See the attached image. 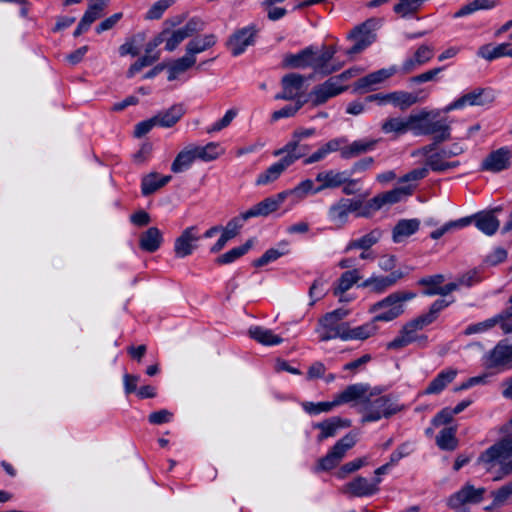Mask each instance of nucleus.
<instances>
[{
    "label": "nucleus",
    "mask_w": 512,
    "mask_h": 512,
    "mask_svg": "<svg viewBox=\"0 0 512 512\" xmlns=\"http://www.w3.org/2000/svg\"><path fill=\"white\" fill-rule=\"evenodd\" d=\"M503 431L507 435L482 452L477 460L487 472H490L496 463L500 464V475L496 476L494 481L512 474V419L504 426Z\"/></svg>",
    "instance_id": "1"
},
{
    "label": "nucleus",
    "mask_w": 512,
    "mask_h": 512,
    "mask_svg": "<svg viewBox=\"0 0 512 512\" xmlns=\"http://www.w3.org/2000/svg\"><path fill=\"white\" fill-rule=\"evenodd\" d=\"M403 406L392 395H374L369 394L360 403V412L362 413V422H376L382 418H389L401 411Z\"/></svg>",
    "instance_id": "2"
},
{
    "label": "nucleus",
    "mask_w": 512,
    "mask_h": 512,
    "mask_svg": "<svg viewBox=\"0 0 512 512\" xmlns=\"http://www.w3.org/2000/svg\"><path fill=\"white\" fill-rule=\"evenodd\" d=\"M306 152V146L298 145L297 142H288L283 148L274 152L275 156L285 154L284 157L268 167L263 173L259 174L256 184L266 185L274 182L289 166L299 158L303 157Z\"/></svg>",
    "instance_id": "3"
},
{
    "label": "nucleus",
    "mask_w": 512,
    "mask_h": 512,
    "mask_svg": "<svg viewBox=\"0 0 512 512\" xmlns=\"http://www.w3.org/2000/svg\"><path fill=\"white\" fill-rule=\"evenodd\" d=\"M416 297L409 291H397L374 303L369 312L376 313L374 322H390L404 313V304Z\"/></svg>",
    "instance_id": "4"
},
{
    "label": "nucleus",
    "mask_w": 512,
    "mask_h": 512,
    "mask_svg": "<svg viewBox=\"0 0 512 512\" xmlns=\"http://www.w3.org/2000/svg\"><path fill=\"white\" fill-rule=\"evenodd\" d=\"M357 70L348 69L339 75L332 76L322 84L316 85L309 94L310 101L314 107L326 103L345 90L348 86L345 84L349 79L357 75Z\"/></svg>",
    "instance_id": "5"
},
{
    "label": "nucleus",
    "mask_w": 512,
    "mask_h": 512,
    "mask_svg": "<svg viewBox=\"0 0 512 512\" xmlns=\"http://www.w3.org/2000/svg\"><path fill=\"white\" fill-rule=\"evenodd\" d=\"M349 314L347 309L339 308L326 313L318 322L316 329L321 341L339 338L343 340L348 323L343 322Z\"/></svg>",
    "instance_id": "6"
},
{
    "label": "nucleus",
    "mask_w": 512,
    "mask_h": 512,
    "mask_svg": "<svg viewBox=\"0 0 512 512\" xmlns=\"http://www.w3.org/2000/svg\"><path fill=\"white\" fill-rule=\"evenodd\" d=\"M365 210L366 203L362 200L342 197L328 208L327 217L337 228H343L348 223L351 213H354L355 217H363L361 213Z\"/></svg>",
    "instance_id": "7"
},
{
    "label": "nucleus",
    "mask_w": 512,
    "mask_h": 512,
    "mask_svg": "<svg viewBox=\"0 0 512 512\" xmlns=\"http://www.w3.org/2000/svg\"><path fill=\"white\" fill-rule=\"evenodd\" d=\"M428 326L419 316L407 322L400 330L398 336L387 343V349L400 350L412 343H417L420 347L427 344L428 337L424 334H418V331Z\"/></svg>",
    "instance_id": "8"
},
{
    "label": "nucleus",
    "mask_w": 512,
    "mask_h": 512,
    "mask_svg": "<svg viewBox=\"0 0 512 512\" xmlns=\"http://www.w3.org/2000/svg\"><path fill=\"white\" fill-rule=\"evenodd\" d=\"M485 493L484 487L476 488L472 484L466 483L448 497L446 505L454 512H467L465 506L482 502Z\"/></svg>",
    "instance_id": "9"
},
{
    "label": "nucleus",
    "mask_w": 512,
    "mask_h": 512,
    "mask_svg": "<svg viewBox=\"0 0 512 512\" xmlns=\"http://www.w3.org/2000/svg\"><path fill=\"white\" fill-rule=\"evenodd\" d=\"M202 27L203 23L200 20L193 18L190 19L183 27L178 29H163L160 32V35L163 37V43L165 42V50L168 52L174 51L185 39L202 30Z\"/></svg>",
    "instance_id": "10"
},
{
    "label": "nucleus",
    "mask_w": 512,
    "mask_h": 512,
    "mask_svg": "<svg viewBox=\"0 0 512 512\" xmlns=\"http://www.w3.org/2000/svg\"><path fill=\"white\" fill-rule=\"evenodd\" d=\"M483 365L498 372L512 369V344L500 341L483 356Z\"/></svg>",
    "instance_id": "11"
},
{
    "label": "nucleus",
    "mask_w": 512,
    "mask_h": 512,
    "mask_svg": "<svg viewBox=\"0 0 512 512\" xmlns=\"http://www.w3.org/2000/svg\"><path fill=\"white\" fill-rule=\"evenodd\" d=\"M356 443L354 435L347 434L338 440L331 450L318 461L317 471H328L335 468L344 458L346 452Z\"/></svg>",
    "instance_id": "12"
},
{
    "label": "nucleus",
    "mask_w": 512,
    "mask_h": 512,
    "mask_svg": "<svg viewBox=\"0 0 512 512\" xmlns=\"http://www.w3.org/2000/svg\"><path fill=\"white\" fill-rule=\"evenodd\" d=\"M496 98L495 91L491 88H476L447 105L443 111L448 113L465 106H483L492 103Z\"/></svg>",
    "instance_id": "13"
},
{
    "label": "nucleus",
    "mask_w": 512,
    "mask_h": 512,
    "mask_svg": "<svg viewBox=\"0 0 512 512\" xmlns=\"http://www.w3.org/2000/svg\"><path fill=\"white\" fill-rule=\"evenodd\" d=\"M375 24L374 19H369L350 31L348 39L352 40L354 44L346 51L347 55L358 54L374 42L376 37L373 32Z\"/></svg>",
    "instance_id": "14"
},
{
    "label": "nucleus",
    "mask_w": 512,
    "mask_h": 512,
    "mask_svg": "<svg viewBox=\"0 0 512 512\" xmlns=\"http://www.w3.org/2000/svg\"><path fill=\"white\" fill-rule=\"evenodd\" d=\"M412 192V186H405L376 195L366 202V210L363 211L361 215H363L364 218H368L375 211L380 210L384 205L400 202L404 197L411 195Z\"/></svg>",
    "instance_id": "15"
},
{
    "label": "nucleus",
    "mask_w": 512,
    "mask_h": 512,
    "mask_svg": "<svg viewBox=\"0 0 512 512\" xmlns=\"http://www.w3.org/2000/svg\"><path fill=\"white\" fill-rule=\"evenodd\" d=\"M366 102H376L378 105H385L387 103L393 104L395 107L405 110L410 106L419 102L417 93H410L406 91H394L391 93H376L369 95L365 98Z\"/></svg>",
    "instance_id": "16"
},
{
    "label": "nucleus",
    "mask_w": 512,
    "mask_h": 512,
    "mask_svg": "<svg viewBox=\"0 0 512 512\" xmlns=\"http://www.w3.org/2000/svg\"><path fill=\"white\" fill-rule=\"evenodd\" d=\"M258 28L255 24L236 30L228 39L227 47L233 56H239L245 52L247 47L254 45Z\"/></svg>",
    "instance_id": "17"
},
{
    "label": "nucleus",
    "mask_w": 512,
    "mask_h": 512,
    "mask_svg": "<svg viewBox=\"0 0 512 512\" xmlns=\"http://www.w3.org/2000/svg\"><path fill=\"white\" fill-rule=\"evenodd\" d=\"M380 478L369 481L367 478L358 476L349 481L341 488V493L349 497H368L379 491Z\"/></svg>",
    "instance_id": "18"
},
{
    "label": "nucleus",
    "mask_w": 512,
    "mask_h": 512,
    "mask_svg": "<svg viewBox=\"0 0 512 512\" xmlns=\"http://www.w3.org/2000/svg\"><path fill=\"white\" fill-rule=\"evenodd\" d=\"M288 196V192H280L275 196L265 198L261 202L257 203L249 210L241 214L243 220H248L252 217L268 216L272 212L276 211L280 205L285 201Z\"/></svg>",
    "instance_id": "19"
},
{
    "label": "nucleus",
    "mask_w": 512,
    "mask_h": 512,
    "mask_svg": "<svg viewBox=\"0 0 512 512\" xmlns=\"http://www.w3.org/2000/svg\"><path fill=\"white\" fill-rule=\"evenodd\" d=\"M200 236L196 226L187 227L174 242V252L176 257L184 258L193 253L197 248V242Z\"/></svg>",
    "instance_id": "20"
},
{
    "label": "nucleus",
    "mask_w": 512,
    "mask_h": 512,
    "mask_svg": "<svg viewBox=\"0 0 512 512\" xmlns=\"http://www.w3.org/2000/svg\"><path fill=\"white\" fill-rule=\"evenodd\" d=\"M401 271H392L389 275H372L368 279L361 282L358 287L368 288L370 292L375 294H382L389 288L394 286L401 278H403Z\"/></svg>",
    "instance_id": "21"
},
{
    "label": "nucleus",
    "mask_w": 512,
    "mask_h": 512,
    "mask_svg": "<svg viewBox=\"0 0 512 512\" xmlns=\"http://www.w3.org/2000/svg\"><path fill=\"white\" fill-rule=\"evenodd\" d=\"M336 53L337 48L333 45L323 46L319 53L312 49V68L314 71L323 75H329L340 69L339 65L330 64Z\"/></svg>",
    "instance_id": "22"
},
{
    "label": "nucleus",
    "mask_w": 512,
    "mask_h": 512,
    "mask_svg": "<svg viewBox=\"0 0 512 512\" xmlns=\"http://www.w3.org/2000/svg\"><path fill=\"white\" fill-rule=\"evenodd\" d=\"M427 115H423L422 120H420V124L418 125L417 134L422 135H434V140L436 143L443 142L450 138V127L445 123L444 120H425Z\"/></svg>",
    "instance_id": "23"
},
{
    "label": "nucleus",
    "mask_w": 512,
    "mask_h": 512,
    "mask_svg": "<svg viewBox=\"0 0 512 512\" xmlns=\"http://www.w3.org/2000/svg\"><path fill=\"white\" fill-rule=\"evenodd\" d=\"M500 211L501 208H495L493 210H484L470 217L473 218L472 223L475 224L479 231H481L485 235L492 236L498 231L500 227V221L496 216V213Z\"/></svg>",
    "instance_id": "24"
},
{
    "label": "nucleus",
    "mask_w": 512,
    "mask_h": 512,
    "mask_svg": "<svg viewBox=\"0 0 512 512\" xmlns=\"http://www.w3.org/2000/svg\"><path fill=\"white\" fill-rule=\"evenodd\" d=\"M512 151L508 147H501L491 152L482 162V170L500 172L510 166Z\"/></svg>",
    "instance_id": "25"
},
{
    "label": "nucleus",
    "mask_w": 512,
    "mask_h": 512,
    "mask_svg": "<svg viewBox=\"0 0 512 512\" xmlns=\"http://www.w3.org/2000/svg\"><path fill=\"white\" fill-rule=\"evenodd\" d=\"M350 425V420L334 416L314 424L313 427L320 430L317 440L322 442L327 438L334 437L340 429L350 427Z\"/></svg>",
    "instance_id": "26"
},
{
    "label": "nucleus",
    "mask_w": 512,
    "mask_h": 512,
    "mask_svg": "<svg viewBox=\"0 0 512 512\" xmlns=\"http://www.w3.org/2000/svg\"><path fill=\"white\" fill-rule=\"evenodd\" d=\"M304 78L298 74H288L282 78V92L275 95L276 100H293L302 89Z\"/></svg>",
    "instance_id": "27"
},
{
    "label": "nucleus",
    "mask_w": 512,
    "mask_h": 512,
    "mask_svg": "<svg viewBox=\"0 0 512 512\" xmlns=\"http://www.w3.org/2000/svg\"><path fill=\"white\" fill-rule=\"evenodd\" d=\"M316 181L320 185L315 188L314 194L319 193L325 189L338 188L347 181L346 172H337L334 170H327L320 172L316 175Z\"/></svg>",
    "instance_id": "28"
},
{
    "label": "nucleus",
    "mask_w": 512,
    "mask_h": 512,
    "mask_svg": "<svg viewBox=\"0 0 512 512\" xmlns=\"http://www.w3.org/2000/svg\"><path fill=\"white\" fill-rule=\"evenodd\" d=\"M378 140L375 139H358L352 143L343 146L341 149V158L351 159L358 157L375 149Z\"/></svg>",
    "instance_id": "29"
},
{
    "label": "nucleus",
    "mask_w": 512,
    "mask_h": 512,
    "mask_svg": "<svg viewBox=\"0 0 512 512\" xmlns=\"http://www.w3.org/2000/svg\"><path fill=\"white\" fill-rule=\"evenodd\" d=\"M420 120H422V117L417 115H411L406 120L399 117L389 118L385 122H383L381 129L386 134H404L408 130L413 129V124Z\"/></svg>",
    "instance_id": "30"
},
{
    "label": "nucleus",
    "mask_w": 512,
    "mask_h": 512,
    "mask_svg": "<svg viewBox=\"0 0 512 512\" xmlns=\"http://www.w3.org/2000/svg\"><path fill=\"white\" fill-rule=\"evenodd\" d=\"M368 389L369 386L363 383L349 385L335 397L336 403L338 406L356 400L361 403L367 397Z\"/></svg>",
    "instance_id": "31"
},
{
    "label": "nucleus",
    "mask_w": 512,
    "mask_h": 512,
    "mask_svg": "<svg viewBox=\"0 0 512 512\" xmlns=\"http://www.w3.org/2000/svg\"><path fill=\"white\" fill-rule=\"evenodd\" d=\"M381 237L382 231L378 228L373 229L360 238L350 240L345 248V252L355 249L371 250V248L380 241Z\"/></svg>",
    "instance_id": "32"
},
{
    "label": "nucleus",
    "mask_w": 512,
    "mask_h": 512,
    "mask_svg": "<svg viewBox=\"0 0 512 512\" xmlns=\"http://www.w3.org/2000/svg\"><path fill=\"white\" fill-rule=\"evenodd\" d=\"M163 242L161 231L157 227H150L144 231L139 239V247L146 252L157 251Z\"/></svg>",
    "instance_id": "33"
},
{
    "label": "nucleus",
    "mask_w": 512,
    "mask_h": 512,
    "mask_svg": "<svg viewBox=\"0 0 512 512\" xmlns=\"http://www.w3.org/2000/svg\"><path fill=\"white\" fill-rule=\"evenodd\" d=\"M216 42L217 38L214 34L196 37L187 43L185 48L186 54L191 58H196L197 54L210 49Z\"/></svg>",
    "instance_id": "34"
},
{
    "label": "nucleus",
    "mask_w": 512,
    "mask_h": 512,
    "mask_svg": "<svg viewBox=\"0 0 512 512\" xmlns=\"http://www.w3.org/2000/svg\"><path fill=\"white\" fill-rule=\"evenodd\" d=\"M185 114L182 104H174L169 109L155 115V120L160 127L170 128L174 126Z\"/></svg>",
    "instance_id": "35"
},
{
    "label": "nucleus",
    "mask_w": 512,
    "mask_h": 512,
    "mask_svg": "<svg viewBox=\"0 0 512 512\" xmlns=\"http://www.w3.org/2000/svg\"><path fill=\"white\" fill-rule=\"evenodd\" d=\"M374 322V318L371 321L364 323L363 325L351 328L349 325L347 327L346 333L343 337V341L348 340H366L369 337L376 334L378 330V326Z\"/></svg>",
    "instance_id": "36"
},
{
    "label": "nucleus",
    "mask_w": 512,
    "mask_h": 512,
    "mask_svg": "<svg viewBox=\"0 0 512 512\" xmlns=\"http://www.w3.org/2000/svg\"><path fill=\"white\" fill-rule=\"evenodd\" d=\"M420 221L418 219H402L400 220L392 232V239L395 243H400L407 237L418 231Z\"/></svg>",
    "instance_id": "37"
},
{
    "label": "nucleus",
    "mask_w": 512,
    "mask_h": 512,
    "mask_svg": "<svg viewBox=\"0 0 512 512\" xmlns=\"http://www.w3.org/2000/svg\"><path fill=\"white\" fill-rule=\"evenodd\" d=\"M171 179L172 177L170 175L160 176L156 172L149 173L142 178L141 192L144 196L151 195L168 184Z\"/></svg>",
    "instance_id": "38"
},
{
    "label": "nucleus",
    "mask_w": 512,
    "mask_h": 512,
    "mask_svg": "<svg viewBox=\"0 0 512 512\" xmlns=\"http://www.w3.org/2000/svg\"><path fill=\"white\" fill-rule=\"evenodd\" d=\"M457 375V371L454 369H446L441 371L427 386L425 394H439L441 393L449 383H451Z\"/></svg>",
    "instance_id": "39"
},
{
    "label": "nucleus",
    "mask_w": 512,
    "mask_h": 512,
    "mask_svg": "<svg viewBox=\"0 0 512 512\" xmlns=\"http://www.w3.org/2000/svg\"><path fill=\"white\" fill-rule=\"evenodd\" d=\"M283 63L291 68L312 67V47H307L297 54H287Z\"/></svg>",
    "instance_id": "40"
},
{
    "label": "nucleus",
    "mask_w": 512,
    "mask_h": 512,
    "mask_svg": "<svg viewBox=\"0 0 512 512\" xmlns=\"http://www.w3.org/2000/svg\"><path fill=\"white\" fill-rule=\"evenodd\" d=\"M396 73L395 67H390L387 69H380L378 71L372 72L367 76L359 79L356 83L357 89L367 88L372 85L379 84L384 80L390 78L392 75Z\"/></svg>",
    "instance_id": "41"
},
{
    "label": "nucleus",
    "mask_w": 512,
    "mask_h": 512,
    "mask_svg": "<svg viewBox=\"0 0 512 512\" xmlns=\"http://www.w3.org/2000/svg\"><path fill=\"white\" fill-rule=\"evenodd\" d=\"M196 155L194 153L193 147L189 146L183 150H181L174 161L171 164V171L174 173H181L188 170L193 162L196 160Z\"/></svg>",
    "instance_id": "42"
},
{
    "label": "nucleus",
    "mask_w": 512,
    "mask_h": 512,
    "mask_svg": "<svg viewBox=\"0 0 512 512\" xmlns=\"http://www.w3.org/2000/svg\"><path fill=\"white\" fill-rule=\"evenodd\" d=\"M249 335L263 345L272 346L283 342V339L274 334L272 330L260 326L251 327L249 329Z\"/></svg>",
    "instance_id": "43"
},
{
    "label": "nucleus",
    "mask_w": 512,
    "mask_h": 512,
    "mask_svg": "<svg viewBox=\"0 0 512 512\" xmlns=\"http://www.w3.org/2000/svg\"><path fill=\"white\" fill-rule=\"evenodd\" d=\"M196 63V58L189 57L186 53L184 56L174 60L167 66L168 81H174L180 74H183Z\"/></svg>",
    "instance_id": "44"
},
{
    "label": "nucleus",
    "mask_w": 512,
    "mask_h": 512,
    "mask_svg": "<svg viewBox=\"0 0 512 512\" xmlns=\"http://www.w3.org/2000/svg\"><path fill=\"white\" fill-rule=\"evenodd\" d=\"M361 279L360 271L358 269L348 270L340 276L337 285L334 287L333 293L335 296H340L348 291L354 284Z\"/></svg>",
    "instance_id": "45"
},
{
    "label": "nucleus",
    "mask_w": 512,
    "mask_h": 512,
    "mask_svg": "<svg viewBox=\"0 0 512 512\" xmlns=\"http://www.w3.org/2000/svg\"><path fill=\"white\" fill-rule=\"evenodd\" d=\"M499 4V0H473L472 2L461 7L455 14L454 18H460L470 15L479 10H489L495 8Z\"/></svg>",
    "instance_id": "46"
},
{
    "label": "nucleus",
    "mask_w": 512,
    "mask_h": 512,
    "mask_svg": "<svg viewBox=\"0 0 512 512\" xmlns=\"http://www.w3.org/2000/svg\"><path fill=\"white\" fill-rule=\"evenodd\" d=\"M436 444L442 450H454L457 447L456 429L447 427L442 429L436 437Z\"/></svg>",
    "instance_id": "47"
},
{
    "label": "nucleus",
    "mask_w": 512,
    "mask_h": 512,
    "mask_svg": "<svg viewBox=\"0 0 512 512\" xmlns=\"http://www.w3.org/2000/svg\"><path fill=\"white\" fill-rule=\"evenodd\" d=\"M252 245H253V241L252 240H248L243 245L238 246V247H234L231 250H229L226 253H224L221 256H219L216 259V262L218 264H220V265L230 264V263L234 262L235 260H237L238 258H240L243 255H245L250 250Z\"/></svg>",
    "instance_id": "48"
},
{
    "label": "nucleus",
    "mask_w": 512,
    "mask_h": 512,
    "mask_svg": "<svg viewBox=\"0 0 512 512\" xmlns=\"http://www.w3.org/2000/svg\"><path fill=\"white\" fill-rule=\"evenodd\" d=\"M508 46H510L509 43H501L496 46L484 45L480 47L478 55L488 61H492L500 57H505Z\"/></svg>",
    "instance_id": "49"
},
{
    "label": "nucleus",
    "mask_w": 512,
    "mask_h": 512,
    "mask_svg": "<svg viewBox=\"0 0 512 512\" xmlns=\"http://www.w3.org/2000/svg\"><path fill=\"white\" fill-rule=\"evenodd\" d=\"M192 147L197 159L208 162L215 160L219 156V145L217 143L210 142L205 146L192 145Z\"/></svg>",
    "instance_id": "50"
},
{
    "label": "nucleus",
    "mask_w": 512,
    "mask_h": 512,
    "mask_svg": "<svg viewBox=\"0 0 512 512\" xmlns=\"http://www.w3.org/2000/svg\"><path fill=\"white\" fill-rule=\"evenodd\" d=\"M424 0H399L394 6L395 13L401 17H407L416 13L422 6Z\"/></svg>",
    "instance_id": "51"
},
{
    "label": "nucleus",
    "mask_w": 512,
    "mask_h": 512,
    "mask_svg": "<svg viewBox=\"0 0 512 512\" xmlns=\"http://www.w3.org/2000/svg\"><path fill=\"white\" fill-rule=\"evenodd\" d=\"M106 7L105 3L91 2L81 20L90 27L93 22L102 17Z\"/></svg>",
    "instance_id": "52"
},
{
    "label": "nucleus",
    "mask_w": 512,
    "mask_h": 512,
    "mask_svg": "<svg viewBox=\"0 0 512 512\" xmlns=\"http://www.w3.org/2000/svg\"><path fill=\"white\" fill-rule=\"evenodd\" d=\"M160 58V52L156 51L153 55H144L139 58L134 64L130 66L127 71L128 78H132L136 73L141 71L144 67L152 65Z\"/></svg>",
    "instance_id": "53"
},
{
    "label": "nucleus",
    "mask_w": 512,
    "mask_h": 512,
    "mask_svg": "<svg viewBox=\"0 0 512 512\" xmlns=\"http://www.w3.org/2000/svg\"><path fill=\"white\" fill-rule=\"evenodd\" d=\"M336 400L327 402H303L302 408L305 412L312 415H317L323 412H330L333 408L337 407Z\"/></svg>",
    "instance_id": "54"
},
{
    "label": "nucleus",
    "mask_w": 512,
    "mask_h": 512,
    "mask_svg": "<svg viewBox=\"0 0 512 512\" xmlns=\"http://www.w3.org/2000/svg\"><path fill=\"white\" fill-rule=\"evenodd\" d=\"M280 245L283 246V248H286V246H287L286 243H281ZM285 253H287V250H285V249H283L282 251H280L278 249H274V248L268 249L260 258L256 259L253 262V265L255 267H262L264 265H267L270 262L277 260L279 257L284 255Z\"/></svg>",
    "instance_id": "55"
},
{
    "label": "nucleus",
    "mask_w": 512,
    "mask_h": 512,
    "mask_svg": "<svg viewBox=\"0 0 512 512\" xmlns=\"http://www.w3.org/2000/svg\"><path fill=\"white\" fill-rule=\"evenodd\" d=\"M314 183L310 179L300 182L296 187L288 190V195L294 196L296 199H304L309 193H314Z\"/></svg>",
    "instance_id": "56"
},
{
    "label": "nucleus",
    "mask_w": 512,
    "mask_h": 512,
    "mask_svg": "<svg viewBox=\"0 0 512 512\" xmlns=\"http://www.w3.org/2000/svg\"><path fill=\"white\" fill-rule=\"evenodd\" d=\"M238 111L236 109H229L226 111L225 115L215 123H213L210 127L207 128V133H215L223 130L228 127L234 118L237 116Z\"/></svg>",
    "instance_id": "57"
},
{
    "label": "nucleus",
    "mask_w": 512,
    "mask_h": 512,
    "mask_svg": "<svg viewBox=\"0 0 512 512\" xmlns=\"http://www.w3.org/2000/svg\"><path fill=\"white\" fill-rule=\"evenodd\" d=\"M497 324H498V321H497L496 317L493 316L492 318L486 319L482 322L471 324V325L467 326L464 331V334L472 335V334H477V333H483V332L490 330Z\"/></svg>",
    "instance_id": "58"
},
{
    "label": "nucleus",
    "mask_w": 512,
    "mask_h": 512,
    "mask_svg": "<svg viewBox=\"0 0 512 512\" xmlns=\"http://www.w3.org/2000/svg\"><path fill=\"white\" fill-rule=\"evenodd\" d=\"M450 304V302L444 300V299H438L436 300L430 307L429 312L423 315H420L419 317L424 321L427 325L433 323L438 313L443 310L445 307H447Z\"/></svg>",
    "instance_id": "59"
},
{
    "label": "nucleus",
    "mask_w": 512,
    "mask_h": 512,
    "mask_svg": "<svg viewBox=\"0 0 512 512\" xmlns=\"http://www.w3.org/2000/svg\"><path fill=\"white\" fill-rule=\"evenodd\" d=\"M304 105V101L297 100L294 105H287L280 110L274 111L271 115L272 121L294 116Z\"/></svg>",
    "instance_id": "60"
},
{
    "label": "nucleus",
    "mask_w": 512,
    "mask_h": 512,
    "mask_svg": "<svg viewBox=\"0 0 512 512\" xmlns=\"http://www.w3.org/2000/svg\"><path fill=\"white\" fill-rule=\"evenodd\" d=\"M174 0H159L155 2L152 7L148 10L147 19H159L163 13L168 9Z\"/></svg>",
    "instance_id": "61"
},
{
    "label": "nucleus",
    "mask_w": 512,
    "mask_h": 512,
    "mask_svg": "<svg viewBox=\"0 0 512 512\" xmlns=\"http://www.w3.org/2000/svg\"><path fill=\"white\" fill-rule=\"evenodd\" d=\"M512 495V480L501 486L496 491L492 492L493 496V505L499 506L503 504L510 496Z\"/></svg>",
    "instance_id": "62"
},
{
    "label": "nucleus",
    "mask_w": 512,
    "mask_h": 512,
    "mask_svg": "<svg viewBox=\"0 0 512 512\" xmlns=\"http://www.w3.org/2000/svg\"><path fill=\"white\" fill-rule=\"evenodd\" d=\"M445 158L441 152L435 153L427 158L426 164L432 171L444 172L447 165V161L444 160Z\"/></svg>",
    "instance_id": "63"
},
{
    "label": "nucleus",
    "mask_w": 512,
    "mask_h": 512,
    "mask_svg": "<svg viewBox=\"0 0 512 512\" xmlns=\"http://www.w3.org/2000/svg\"><path fill=\"white\" fill-rule=\"evenodd\" d=\"M242 221L244 220L242 219L241 216L231 219L224 228L222 227V235L228 238L229 240L237 236L239 230L242 227Z\"/></svg>",
    "instance_id": "64"
}]
</instances>
